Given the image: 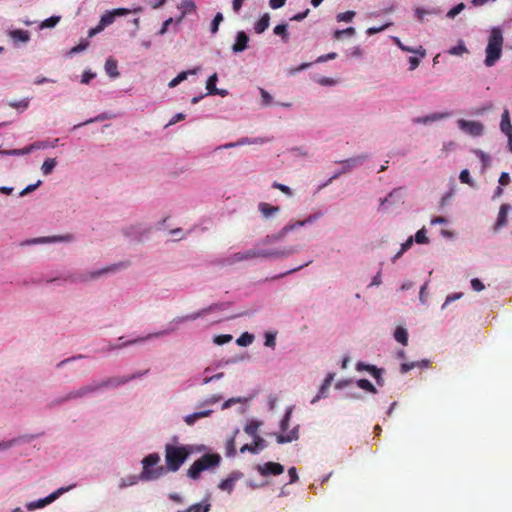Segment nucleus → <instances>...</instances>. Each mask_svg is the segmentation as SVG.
Masks as SVG:
<instances>
[{"instance_id":"obj_1","label":"nucleus","mask_w":512,"mask_h":512,"mask_svg":"<svg viewBox=\"0 0 512 512\" xmlns=\"http://www.w3.org/2000/svg\"><path fill=\"white\" fill-rule=\"evenodd\" d=\"M193 452L192 446L181 445L176 446L172 444L165 445V462L166 471L176 472L180 469L186 459Z\"/></svg>"},{"instance_id":"obj_2","label":"nucleus","mask_w":512,"mask_h":512,"mask_svg":"<svg viewBox=\"0 0 512 512\" xmlns=\"http://www.w3.org/2000/svg\"><path fill=\"white\" fill-rule=\"evenodd\" d=\"M504 38L502 30L499 27H493L490 31L488 44L485 49L486 58L484 63L487 67H492L502 55Z\"/></svg>"},{"instance_id":"obj_3","label":"nucleus","mask_w":512,"mask_h":512,"mask_svg":"<svg viewBox=\"0 0 512 512\" xmlns=\"http://www.w3.org/2000/svg\"><path fill=\"white\" fill-rule=\"evenodd\" d=\"M160 456L158 453H151L142 460V472L140 479L143 481H151L160 478L165 473V468L159 466Z\"/></svg>"},{"instance_id":"obj_4","label":"nucleus","mask_w":512,"mask_h":512,"mask_svg":"<svg viewBox=\"0 0 512 512\" xmlns=\"http://www.w3.org/2000/svg\"><path fill=\"white\" fill-rule=\"evenodd\" d=\"M220 461L221 457L219 454H204L190 466L187 475L191 479L197 480L203 471L218 466Z\"/></svg>"},{"instance_id":"obj_5","label":"nucleus","mask_w":512,"mask_h":512,"mask_svg":"<svg viewBox=\"0 0 512 512\" xmlns=\"http://www.w3.org/2000/svg\"><path fill=\"white\" fill-rule=\"evenodd\" d=\"M283 255H285V254L279 253V252H270L267 250L250 249V250H247L244 252L234 253L230 257H228L226 261L228 264L232 265V264H235L238 262L247 261V260H251V259L259 258V257L267 258V257H278V256H283Z\"/></svg>"},{"instance_id":"obj_6","label":"nucleus","mask_w":512,"mask_h":512,"mask_svg":"<svg viewBox=\"0 0 512 512\" xmlns=\"http://www.w3.org/2000/svg\"><path fill=\"white\" fill-rule=\"evenodd\" d=\"M97 386L94 384H88L85 386L80 387L79 389H75L67 393L66 395L59 397L55 400V403L62 404L67 401L75 400L78 398H82L90 393L96 392Z\"/></svg>"},{"instance_id":"obj_7","label":"nucleus","mask_w":512,"mask_h":512,"mask_svg":"<svg viewBox=\"0 0 512 512\" xmlns=\"http://www.w3.org/2000/svg\"><path fill=\"white\" fill-rule=\"evenodd\" d=\"M70 489V487H62V488H59L57 491L51 493L49 496L43 498V499H39L38 501L36 502H31L27 505V508L29 510H34V509H37V508H43L45 507L46 505L52 503L54 500H56L61 494L67 492L68 490Z\"/></svg>"},{"instance_id":"obj_8","label":"nucleus","mask_w":512,"mask_h":512,"mask_svg":"<svg viewBox=\"0 0 512 512\" xmlns=\"http://www.w3.org/2000/svg\"><path fill=\"white\" fill-rule=\"evenodd\" d=\"M458 126L461 130L472 136H480L484 130L483 125L478 121L460 119L458 120Z\"/></svg>"},{"instance_id":"obj_9","label":"nucleus","mask_w":512,"mask_h":512,"mask_svg":"<svg viewBox=\"0 0 512 512\" xmlns=\"http://www.w3.org/2000/svg\"><path fill=\"white\" fill-rule=\"evenodd\" d=\"M142 374L139 373L137 375H131V376H123V377H111L105 381L95 383V386H97V391L105 388V387H117L119 385L125 384L130 380L135 379L136 377H140Z\"/></svg>"},{"instance_id":"obj_10","label":"nucleus","mask_w":512,"mask_h":512,"mask_svg":"<svg viewBox=\"0 0 512 512\" xmlns=\"http://www.w3.org/2000/svg\"><path fill=\"white\" fill-rule=\"evenodd\" d=\"M257 470L262 476L280 475L284 472V466L276 462H266L263 465H258Z\"/></svg>"},{"instance_id":"obj_11","label":"nucleus","mask_w":512,"mask_h":512,"mask_svg":"<svg viewBox=\"0 0 512 512\" xmlns=\"http://www.w3.org/2000/svg\"><path fill=\"white\" fill-rule=\"evenodd\" d=\"M367 158H368L367 155H359L357 157H353V158L341 161L340 163L343 166L342 171H340L338 174H335L333 177H331V180L335 179L339 174L348 172L355 166L362 164Z\"/></svg>"},{"instance_id":"obj_12","label":"nucleus","mask_w":512,"mask_h":512,"mask_svg":"<svg viewBox=\"0 0 512 512\" xmlns=\"http://www.w3.org/2000/svg\"><path fill=\"white\" fill-rule=\"evenodd\" d=\"M357 370H366L371 373V375L375 378L378 385L382 386L384 380L382 378V370L378 369L373 365L364 364L362 362L357 363Z\"/></svg>"},{"instance_id":"obj_13","label":"nucleus","mask_w":512,"mask_h":512,"mask_svg":"<svg viewBox=\"0 0 512 512\" xmlns=\"http://www.w3.org/2000/svg\"><path fill=\"white\" fill-rule=\"evenodd\" d=\"M318 218V216H315V215H310L307 219L303 220V221H296L295 223H292V224H287L285 225L281 231H280V236H285L286 234H288L290 231L298 228V227H302L304 226L306 223H312L314 220H316Z\"/></svg>"},{"instance_id":"obj_14","label":"nucleus","mask_w":512,"mask_h":512,"mask_svg":"<svg viewBox=\"0 0 512 512\" xmlns=\"http://www.w3.org/2000/svg\"><path fill=\"white\" fill-rule=\"evenodd\" d=\"M249 37L244 31H239L236 36V42L234 43L232 49L234 52H242L248 46Z\"/></svg>"},{"instance_id":"obj_15","label":"nucleus","mask_w":512,"mask_h":512,"mask_svg":"<svg viewBox=\"0 0 512 512\" xmlns=\"http://www.w3.org/2000/svg\"><path fill=\"white\" fill-rule=\"evenodd\" d=\"M178 9L180 10L181 15L177 22H181L187 14H191L196 11V5L193 0H182Z\"/></svg>"},{"instance_id":"obj_16","label":"nucleus","mask_w":512,"mask_h":512,"mask_svg":"<svg viewBox=\"0 0 512 512\" xmlns=\"http://www.w3.org/2000/svg\"><path fill=\"white\" fill-rule=\"evenodd\" d=\"M509 209H510V206L508 204H502L500 206L498 216H497V221L494 226L495 230H498L506 225Z\"/></svg>"},{"instance_id":"obj_17","label":"nucleus","mask_w":512,"mask_h":512,"mask_svg":"<svg viewBox=\"0 0 512 512\" xmlns=\"http://www.w3.org/2000/svg\"><path fill=\"white\" fill-rule=\"evenodd\" d=\"M265 447V440L259 436H256L254 444H245L240 448V452L244 453L249 451L251 453H257L259 449H263Z\"/></svg>"},{"instance_id":"obj_18","label":"nucleus","mask_w":512,"mask_h":512,"mask_svg":"<svg viewBox=\"0 0 512 512\" xmlns=\"http://www.w3.org/2000/svg\"><path fill=\"white\" fill-rule=\"evenodd\" d=\"M333 378H334L333 374H328L326 376V378L324 379V381L319 389L318 394L311 400L312 404L316 403L320 398L325 396L328 388L330 387V385L333 381Z\"/></svg>"},{"instance_id":"obj_19","label":"nucleus","mask_w":512,"mask_h":512,"mask_svg":"<svg viewBox=\"0 0 512 512\" xmlns=\"http://www.w3.org/2000/svg\"><path fill=\"white\" fill-rule=\"evenodd\" d=\"M298 438H299V434H298V426H297V427H294L287 434L277 435V443H279V444L290 443L294 440H297Z\"/></svg>"},{"instance_id":"obj_20","label":"nucleus","mask_w":512,"mask_h":512,"mask_svg":"<svg viewBox=\"0 0 512 512\" xmlns=\"http://www.w3.org/2000/svg\"><path fill=\"white\" fill-rule=\"evenodd\" d=\"M500 129L505 135L512 132V125H511L510 114H509L508 109H504V111L502 113Z\"/></svg>"},{"instance_id":"obj_21","label":"nucleus","mask_w":512,"mask_h":512,"mask_svg":"<svg viewBox=\"0 0 512 512\" xmlns=\"http://www.w3.org/2000/svg\"><path fill=\"white\" fill-rule=\"evenodd\" d=\"M212 413V410H205L201 412H196L190 415H187L184 419L185 423L189 426L195 424V422L201 418L208 417Z\"/></svg>"},{"instance_id":"obj_22","label":"nucleus","mask_w":512,"mask_h":512,"mask_svg":"<svg viewBox=\"0 0 512 512\" xmlns=\"http://www.w3.org/2000/svg\"><path fill=\"white\" fill-rule=\"evenodd\" d=\"M72 239L71 235L66 236H54V237H40L31 240L29 243L37 244V243H47V242H55V241H70Z\"/></svg>"},{"instance_id":"obj_23","label":"nucleus","mask_w":512,"mask_h":512,"mask_svg":"<svg viewBox=\"0 0 512 512\" xmlns=\"http://www.w3.org/2000/svg\"><path fill=\"white\" fill-rule=\"evenodd\" d=\"M270 16L268 13H265L254 26V30L257 34L263 33L269 27Z\"/></svg>"},{"instance_id":"obj_24","label":"nucleus","mask_w":512,"mask_h":512,"mask_svg":"<svg viewBox=\"0 0 512 512\" xmlns=\"http://www.w3.org/2000/svg\"><path fill=\"white\" fill-rule=\"evenodd\" d=\"M258 210L264 217H269L279 211L278 206H272L266 202H261L258 205Z\"/></svg>"},{"instance_id":"obj_25","label":"nucleus","mask_w":512,"mask_h":512,"mask_svg":"<svg viewBox=\"0 0 512 512\" xmlns=\"http://www.w3.org/2000/svg\"><path fill=\"white\" fill-rule=\"evenodd\" d=\"M105 71L110 77L117 78L119 76L117 61L112 58L107 59Z\"/></svg>"},{"instance_id":"obj_26","label":"nucleus","mask_w":512,"mask_h":512,"mask_svg":"<svg viewBox=\"0 0 512 512\" xmlns=\"http://www.w3.org/2000/svg\"><path fill=\"white\" fill-rule=\"evenodd\" d=\"M197 73V69H193V70H189V71H182L180 72L174 79H172L168 86L170 88H174L176 87L177 85H179L182 81L186 80L187 79V76L189 74H196Z\"/></svg>"},{"instance_id":"obj_27","label":"nucleus","mask_w":512,"mask_h":512,"mask_svg":"<svg viewBox=\"0 0 512 512\" xmlns=\"http://www.w3.org/2000/svg\"><path fill=\"white\" fill-rule=\"evenodd\" d=\"M171 331H173V330L171 329V330L160 331V332H157V333H152V334L147 335L146 337H140V338H137V339H134V340H130V341L124 343L123 346L132 345V344H135V343H141V342H144L145 340L151 339L153 337H160V336H163V335H167ZM120 347H122V345Z\"/></svg>"},{"instance_id":"obj_28","label":"nucleus","mask_w":512,"mask_h":512,"mask_svg":"<svg viewBox=\"0 0 512 512\" xmlns=\"http://www.w3.org/2000/svg\"><path fill=\"white\" fill-rule=\"evenodd\" d=\"M394 41H395L396 45L403 51L411 52L414 54H419L421 57H424L426 54V51L423 49L422 46H419L418 48H412V47L405 46V44H402L398 38H394Z\"/></svg>"},{"instance_id":"obj_29","label":"nucleus","mask_w":512,"mask_h":512,"mask_svg":"<svg viewBox=\"0 0 512 512\" xmlns=\"http://www.w3.org/2000/svg\"><path fill=\"white\" fill-rule=\"evenodd\" d=\"M41 147H44L43 144H32L31 146L29 147H26L24 149H13V150H5V151H2L1 153L2 154H5V155H21V154H26V153H29L33 148H41Z\"/></svg>"},{"instance_id":"obj_30","label":"nucleus","mask_w":512,"mask_h":512,"mask_svg":"<svg viewBox=\"0 0 512 512\" xmlns=\"http://www.w3.org/2000/svg\"><path fill=\"white\" fill-rule=\"evenodd\" d=\"M394 338L396 341L401 343L402 345H407L408 343V333L405 328L403 327H397L394 332Z\"/></svg>"},{"instance_id":"obj_31","label":"nucleus","mask_w":512,"mask_h":512,"mask_svg":"<svg viewBox=\"0 0 512 512\" xmlns=\"http://www.w3.org/2000/svg\"><path fill=\"white\" fill-rule=\"evenodd\" d=\"M118 267H119V265L114 264V265L108 266L106 268H103L101 270L94 271V272L90 273L89 278L90 279L98 278V277H100L101 275H103L105 273H109V272L115 271ZM87 279H88V277H83L82 278V280H87Z\"/></svg>"},{"instance_id":"obj_32","label":"nucleus","mask_w":512,"mask_h":512,"mask_svg":"<svg viewBox=\"0 0 512 512\" xmlns=\"http://www.w3.org/2000/svg\"><path fill=\"white\" fill-rule=\"evenodd\" d=\"M57 162L54 158H47L41 167V171L44 175H49L52 173L56 166Z\"/></svg>"},{"instance_id":"obj_33","label":"nucleus","mask_w":512,"mask_h":512,"mask_svg":"<svg viewBox=\"0 0 512 512\" xmlns=\"http://www.w3.org/2000/svg\"><path fill=\"white\" fill-rule=\"evenodd\" d=\"M11 37L14 40H19L21 42H27L30 39L29 32L25 31V30H20V29L13 30L11 32Z\"/></svg>"},{"instance_id":"obj_34","label":"nucleus","mask_w":512,"mask_h":512,"mask_svg":"<svg viewBox=\"0 0 512 512\" xmlns=\"http://www.w3.org/2000/svg\"><path fill=\"white\" fill-rule=\"evenodd\" d=\"M448 116H449V113H442V114L434 113L432 115H429V116H426V117H423V118H418L415 121L418 122V123L426 124L428 122L437 121V120H440V119L448 117Z\"/></svg>"},{"instance_id":"obj_35","label":"nucleus","mask_w":512,"mask_h":512,"mask_svg":"<svg viewBox=\"0 0 512 512\" xmlns=\"http://www.w3.org/2000/svg\"><path fill=\"white\" fill-rule=\"evenodd\" d=\"M235 480L236 479L233 477H228V478L222 480L220 482V484L218 485V487L223 491H227V492L231 493L234 488V485H235Z\"/></svg>"},{"instance_id":"obj_36","label":"nucleus","mask_w":512,"mask_h":512,"mask_svg":"<svg viewBox=\"0 0 512 512\" xmlns=\"http://www.w3.org/2000/svg\"><path fill=\"white\" fill-rule=\"evenodd\" d=\"M357 386L363 390L370 392V393H373V394L377 393V389L375 388V386L367 379H359L357 381Z\"/></svg>"},{"instance_id":"obj_37","label":"nucleus","mask_w":512,"mask_h":512,"mask_svg":"<svg viewBox=\"0 0 512 512\" xmlns=\"http://www.w3.org/2000/svg\"><path fill=\"white\" fill-rule=\"evenodd\" d=\"M217 80H218V77H217L216 73H214L213 75H211L208 78L207 83H206V89H207L209 95H212L213 93L218 92V88H216Z\"/></svg>"},{"instance_id":"obj_38","label":"nucleus","mask_w":512,"mask_h":512,"mask_svg":"<svg viewBox=\"0 0 512 512\" xmlns=\"http://www.w3.org/2000/svg\"><path fill=\"white\" fill-rule=\"evenodd\" d=\"M140 479V475H130L126 478H122L119 484L120 488H125L127 486L135 485Z\"/></svg>"},{"instance_id":"obj_39","label":"nucleus","mask_w":512,"mask_h":512,"mask_svg":"<svg viewBox=\"0 0 512 512\" xmlns=\"http://www.w3.org/2000/svg\"><path fill=\"white\" fill-rule=\"evenodd\" d=\"M429 364V361L423 360L421 363L411 362V363H403L401 364L400 371L401 373L405 374L411 369L415 368L417 365L427 367Z\"/></svg>"},{"instance_id":"obj_40","label":"nucleus","mask_w":512,"mask_h":512,"mask_svg":"<svg viewBox=\"0 0 512 512\" xmlns=\"http://www.w3.org/2000/svg\"><path fill=\"white\" fill-rule=\"evenodd\" d=\"M467 52H468V50H467L465 44L463 43V41H460L458 45L453 46L448 51L449 54L456 55V56H461L462 54L467 53Z\"/></svg>"},{"instance_id":"obj_41","label":"nucleus","mask_w":512,"mask_h":512,"mask_svg":"<svg viewBox=\"0 0 512 512\" xmlns=\"http://www.w3.org/2000/svg\"><path fill=\"white\" fill-rule=\"evenodd\" d=\"M223 19L224 18H223L222 13H220V12L216 13V15L214 16V19L211 22V27H210V31L212 34L217 33V31L219 29V25L223 21Z\"/></svg>"},{"instance_id":"obj_42","label":"nucleus","mask_w":512,"mask_h":512,"mask_svg":"<svg viewBox=\"0 0 512 512\" xmlns=\"http://www.w3.org/2000/svg\"><path fill=\"white\" fill-rule=\"evenodd\" d=\"M60 16H51L40 24V28H53L60 21Z\"/></svg>"},{"instance_id":"obj_43","label":"nucleus","mask_w":512,"mask_h":512,"mask_svg":"<svg viewBox=\"0 0 512 512\" xmlns=\"http://www.w3.org/2000/svg\"><path fill=\"white\" fill-rule=\"evenodd\" d=\"M29 102H30L29 98H24L20 101L9 102V106L12 108H15V109L25 110L28 108Z\"/></svg>"},{"instance_id":"obj_44","label":"nucleus","mask_w":512,"mask_h":512,"mask_svg":"<svg viewBox=\"0 0 512 512\" xmlns=\"http://www.w3.org/2000/svg\"><path fill=\"white\" fill-rule=\"evenodd\" d=\"M274 33L276 35L282 36V39L287 42L288 41V32L286 24H279L274 28Z\"/></svg>"},{"instance_id":"obj_45","label":"nucleus","mask_w":512,"mask_h":512,"mask_svg":"<svg viewBox=\"0 0 512 512\" xmlns=\"http://www.w3.org/2000/svg\"><path fill=\"white\" fill-rule=\"evenodd\" d=\"M291 414H292V408H289L286 411L283 419L280 422V429H281L282 432H285L288 429L290 418H291Z\"/></svg>"},{"instance_id":"obj_46","label":"nucleus","mask_w":512,"mask_h":512,"mask_svg":"<svg viewBox=\"0 0 512 512\" xmlns=\"http://www.w3.org/2000/svg\"><path fill=\"white\" fill-rule=\"evenodd\" d=\"M415 241L419 244L428 243V238L426 236L425 228L418 230L415 234Z\"/></svg>"},{"instance_id":"obj_47","label":"nucleus","mask_w":512,"mask_h":512,"mask_svg":"<svg viewBox=\"0 0 512 512\" xmlns=\"http://www.w3.org/2000/svg\"><path fill=\"white\" fill-rule=\"evenodd\" d=\"M258 427H259V424L257 422H250L248 423L245 428H244V431L251 435V436H254L256 438V432L258 430Z\"/></svg>"},{"instance_id":"obj_48","label":"nucleus","mask_w":512,"mask_h":512,"mask_svg":"<svg viewBox=\"0 0 512 512\" xmlns=\"http://www.w3.org/2000/svg\"><path fill=\"white\" fill-rule=\"evenodd\" d=\"M114 17H115V15L113 12L107 13L101 17L99 23L101 24V26H103L105 28L107 25H110L111 23H113Z\"/></svg>"},{"instance_id":"obj_49","label":"nucleus","mask_w":512,"mask_h":512,"mask_svg":"<svg viewBox=\"0 0 512 512\" xmlns=\"http://www.w3.org/2000/svg\"><path fill=\"white\" fill-rule=\"evenodd\" d=\"M272 187L280 190L282 193L286 194L287 196L293 195L292 190L284 184H281V183H278L275 181V182H273Z\"/></svg>"},{"instance_id":"obj_50","label":"nucleus","mask_w":512,"mask_h":512,"mask_svg":"<svg viewBox=\"0 0 512 512\" xmlns=\"http://www.w3.org/2000/svg\"><path fill=\"white\" fill-rule=\"evenodd\" d=\"M354 16H355V12L354 11H347V12H343V13L338 14L337 15V20L338 21H344V22H350V21H352Z\"/></svg>"},{"instance_id":"obj_51","label":"nucleus","mask_w":512,"mask_h":512,"mask_svg":"<svg viewBox=\"0 0 512 512\" xmlns=\"http://www.w3.org/2000/svg\"><path fill=\"white\" fill-rule=\"evenodd\" d=\"M257 143H263V141L261 139H250L248 137H243L241 139H239L237 141V146H242V145H249V144H257Z\"/></svg>"},{"instance_id":"obj_52","label":"nucleus","mask_w":512,"mask_h":512,"mask_svg":"<svg viewBox=\"0 0 512 512\" xmlns=\"http://www.w3.org/2000/svg\"><path fill=\"white\" fill-rule=\"evenodd\" d=\"M465 8V5L463 3H460L456 6H454L453 8H451L448 13H447V16L449 18H454L456 15H458L463 9Z\"/></svg>"},{"instance_id":"obj_53","label":"nucleus","mask_w":512,"mask_h":512,"mask_svg":"<svg viewBox=\"0 0 512 512\" xmlns=\"http://www.w3.org/2000/svg\"><path fill=\"white\" fill-rule=\"evenodd\" d=\"M231 340H232L231 335H228V334L218 335L214 338V343H216L217 345H223V344L230 342Z\"/></svg>"},{"instance_id":"obj_54","label":"nucleus","mask_w":512,"mask_h":512,"mask_svg":"<svg viewBox=\"0 0 512 512\" xmlns=\"http://www.w3.org/2000/svg\"><path fill=\"white\" fill-rule=\"evenodd\" d=\"M459 179L462 183H465V184H468V185H472V180H471V177H470V173L467 169H464L461 171L460 175H459Z\"/></svg>"},{"instance_id":"obj_55","label":"nucleus","mask_w":512,"mask_h":512,"mask_svg":"<svg viewBox=\"0 0 512 512\" xmlns=\"http://www.w3.org/2000/svg\"><path fill=\"white\" fill-rule=\"evenodd\" d=\"M355 34V29L353 27H348L344 30H337L335 32V38L339 39L342 35L352 36Z\"/></svg>"},{"instance_id":"obj_56","label":"nucleus","mask_w":512,"mask_h":512,"mask_svg":"<svg viewBox=\"0 0 512 512\" xmlns=\"http://www.w3.org/2000/svg\"><path fill=\"white\" fill-rule=\"evenodd\" d=\"M413 243V238L410 237L405 243L402 244L400 251L395 255L394 259L400 257L405 251H407Z\"/></svg>"},{"instance_id":"obj_57","label":"nucleus","mask_w":512,"mask_h":512,"mask_svg":"<svg viewBox=\"0 0 512 512\" xmlns=\"http://www.w3.org/2000/svg\"><path fill=\"white\" fill-rule=\"evenodd\" d=\"M253 340V337L249 334H243L240 338L237 339V343L241 346H246L250 344Z\"/></svg>"},{"instance_id":"obj_58","label":"nucleus","mask_w":512,"mask_h":512,"mask_svg":"<svg viewBox=\"0 0 512 512\" xmlns=\"http://www.w3.org/2000/svg\"><path fill=\"white\" fill-rule=\"evenodd\" d=\"M471 287L476 292H480L485 288L484 284L478 278L471 280Z\"/></svg>"},{"instance_id":"obj_59","label":"nucleus","mask_w":512,"mask_h":512,"mask_svg":"<svg viewBox=\"0 0 512 512\" xmlns=\"http://www.w3.org/2000/svg\"><path fill=\"white\" fill-rule=\"evenodd\" d=\"M18 442V439H11L8 441H2L0 442V451L6 450L14 446Z\"/></svg>"},{"instance_id":"obj_60","label":"nucleus","mask_w":512,"mask_h":512,"mask_svg":"<svg viewBox=\"0 0 512 512\" xmlns=\"http://www.w3.org/2000/svg\"><path fill=\"white\" fill-rule=\"evenodd\" d=\"M260 93L262 96L263 104L270 105L272 103V96L264 89H260Z\"/></svg>"},{"instance_id":"obj_61","label":"nucleus","mask_w":512,"mask_h":512,"mask_svg":"<svg viewBox=\"0 0 512 512\" xmlns=\"http://www.w3.org/2000/svg\"><path fill=\"white\" fill-rule=\"evenodd\" d=\"M235 454V440L231 438L227 443V455L233 456Z\"/></svg>"},{"instance_id":"obj_62","label":"nucleus","mask_w":512,"mask_h":512,"mask_svg":"<svg viewBox=\"0 0 512 512\" xmlns=\"http://www.w3.org/2000/svg\"><path fill=\"white\" fill-rule=\"evenodd\" d=\"M309 12H310V10L306 9L304 12H301V13H298V14H295L294 16H292L290 18V20L291 21H301L308 16Z\"/></svg>"},{"instance_id":"obj_63","label":"nucleus","mask_w":512,"mask_h":512,"mask_svg":"<svg viewBox=\"0 0 512 512\" xmlns=\"http://www.w3.org/2000/svg\"><path fill=\"white\" fill-rule=\"evenodd\" d=\"M288 474L290 477V483H294V482L298 481L299 477H298L297 470L295 467H290L288 469Z\"/></svg>"},{"instance_id":"obj_64","label":"nucleus","mask_w":512,"mask_h":512,"mask_svg":"<svg viewBox=\"0 0 512 512\" xmlns=\"http://www.w3.org/2000/svg\"><path fill=\"white\" fill-rule=\"evenodd\" d=\"M510 182V176L508 173L503 172L499 177V184L502 186L508 185Z\"/></svg>"}]
</instances>
